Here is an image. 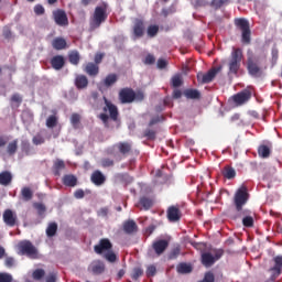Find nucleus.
Segmentation results:
<instances>
[{"label": "nucleus", "mask_w": 282, "mask_h": 282, "mask_svg": "<svg viewBox=\"0 0 282 282\" xmlns=\"http://www.w3.org/2000/svg\"><path fill=\"white\" fill-rule=\"evenodd\" d=\"M263 63L265 57L261 55H254L251 50L247 51V72L252 78H261L263 76Z\"/></svg>", "instance_id": "f257e3e1"}, {"label": "nucleus", "mask_w": 282, "mask_h": 282, "mask_svg": "<svg viewBox=\"0 0 282 282\" xmlns=\"http://www.w3.org/2000/svg\"><path fill=\"white\" fill-rule=\"evenodd\" d=\"M113 243H111V240L109 238H102L99 240V243L94 247V251L96 254H102V252H106L104 254V259L106 261H109V263H116L118 261V256L112 251Z\"/></svg>", "instance_id": "f03ea898"}, {"label": "nucleus", "mask_w": 282, "mask_h": 282, "mask_svg": "<svg viewBox=\"0 0 282 282\" xmlns=\"http://www.w3.org/2000/svg\"><path fill=\"white\" fill-rule=\"evenodd\" d=\"M248 199L249 194L246 187H241L236 192L234 196V206L238 214L234 217L235 219H239L241 218V215H248L250 213L249 210H243V206L248 204Z\"/></svg>", "instance_id": "7ed1b4c3"}, {"label": "nucleus", "mask_w": 282, "mask_h": 282, "mask_svg": "<svg viewBox=\"0 0 282 282\" xmlns=\"http://www.w3.org/2000/svg\"><path fill=\"white\" fill-rule=\"evenodd\" d=\"M109 8V4L107 2H102L101 6H98L95 8L93 18L90 20V30H98L105 21H107V18L109 14H107V10Z\"/></svg>", "instance_id": "20e7f679"}, {"label": "nucleus", "mask_w": 282, "mask_h": 282, "mask_svg": "<svg viewBox=\"0 0 282 282\" xmlns=\"http://www.w3.org/2000/svg\"><path fill=\"white\" fill-rule=\"evenodd\" d=\"M241 61H243V51L241 48H234L228 62V74L237 76L241 69Z\"/></svg>", "instance_id": "39448f33"}, {"label": "nucleus", "mask_w": 282, "mask_h": 282, "mask_svg": "<svg viewBox=\"0 0 282 282\" xmlns=\"http://www.w3.org/2000/svg\"><path fill=\"white\" fill-rule=\"evenodd\" d=\"M236 28L241 31V43L245 45H250L252 31H250V22L245 18H238L235 20Z\"/></svg>", "instance_id": "423d86ee"}, {"label": "nucleus", "mask_w": 282, "mask_h": 282, "mask_svg": "<svg viewBox=\"0 0 282 282\" xmlns=\"http://www.w3.org/2000/svg\"><path fill=\"white\" fill-rule=\"evenodd\" d=\"M18 249L20 254L29 257V259H39V249L30 240L20 241Z\"/></svg>", "instance_id": "0eeeda50"}, {"label": "nucleus", "mask_w": 282, "mask_h": 282, "mask_svg": "<svg viewBox=\"0 0 282 282\" xmlns=\"http://www.w3.org/2000/svg\"><path fill=\"white\" fill-rule=\"evenodd\" d=\"M223 256L224 251H218L215 256L210 252H203L200 256V262L205 268H212V265H215V262L219 261Z\"/></svg>", "instance_id": "6e6552de"}, {"label": "nucleus", "mask_w": 282, "mask_h": 282, "mask_svg": "<svg viewBox=\"0 0 282 282\" xmlns=\"http://www.w3.org/2000/svg\"><path fill=\"white\" fill-rule=\"evenodd\" d=\"M221 69H224V66L219 65L217 67L209 69L206 74L199 73L197 75V79L200 80V83H203L204 85L213 83V80H215V76H217V74H219Z\"/></svg>", "instance_id": "1a4fd4ad"}, {"label": "nucleus", "mask_w": 282, "mask_h": 282, "mask_svg": "<svg viewBox=\"0 0 282 282\" xmlns=\"http://www.w3.org/2000/svg\"><path fill=\"white\" fill-rule=\"evenodd\" d=\"M273 267L269 269L271 272V281H276L282 274V256H275L273 258Z\"/></svg>", "instance_id": "9d476101"}, {"label": "nucleus", "mask_w": 282, "mask_h": 282, "mask_svg": "<svg viewBox=\"0 0 282 282\" xmlns=\"http://www.w3.org/2000/svg\"><path fill=\"white\" fill-rule=\"evenodd\" d=\"M121 105H131L135 100V91L132 88H122L119 91Z\"/></svg>", "instance_id": "9b49d317"}, {"label": "nucleus", "mask_w": 282, "mask_h": 282, "mask_svg": "<svg viewBox=\"0 0 282 282\" xmlns=\"http://www.w3.org/2000/svg\"><path fill=\"white\" fill-rule=\"evenodd\" d=\"M53 19L56 25H59L61 28L69 25V19L67 18V13L65 12V10L57 9L53 11Z\"/></svg>", "instance_id": "f8f14e48"}, {"label": "nucleus", "mask_w": 282, "mask_h": 282, "mask_svg": "<svg viewBox=\"0 0 282 282\" xmlns=\"http://www.w3.org/2000/svg\"><path fill=\"white\" fill-rule=\"evenodd\" d=\"M167 219L171 223L180 221L182 219V210H180V206L172 205L167 208L166 212Z\"/></svg>", "instance_id": "ddd939ff"}, {"label": "nucleus", "mask_w": 282, "mask_h": 282, "mask_svg": "<svg viewBox=\"0 0 282 282\" xmlns=\"http://www.w3.org/2000/svg\"><path fill=\"white\" fill-rule=\"evenodd\" d=\"M134 39H142L144 32H147V26L144 25V20L137 19L132 28Z\"/></svg>", "instance_id": "4468645a"}, {"label": "nucleus", "mask_w": 282, "mask_h": 282, "mask_svg": "<svg viewBox=\"0 0 282 282\" xmlns=\"http://www.w3.org/2000/svg\"><path fill=\"white\" fill-rule=\"evenodd\" d=\"M90 182L95 186H102L107 182V176H105L100 170H95L90 175Z\"/></svg>", "instance_id": "2eb2a0df"}, {"label": "nucleus", "mask_w": 282, "mask_h": 282, "mask_svg": "<svg viewBox=\"0 0 282 282\" xmlns=\"http://www.w3.org/2000/svg\"><path fill=\"white\" fill-rule=\"evenodd\" d=\"M3 221L7 226H10V228H14L17 226V214L12 212V209H6L3 212Z\"/></svg>", "instance_id": "dca6fc26"}, {"label": "nucleus", "mask_w": 282, "mask_h": 282, "mask_svg": "<svg viewBox=\"0 0 282 282\" xmlns=\"http://www.w3.org/2000/svg\"><path fill=\"white\" fill-rule=\"evenodd\" d=\"M104 101L106 107H104V111H109V116L111 120H118V107L116 105L111 104L107 97H104Z\"/></svg>", "instance_id": "f3484780"}, {"label": "nucleus", "mask_w": 282, "mask_h": 282, "mask_svg": "<svg viewBox=\"0 0 282 282\" xmlns=\"http://www.w3.org/2000/svg\"><path fill=\"white\" fill-rule=\"evenodd\" d=\"M250 98H252V94H250L248 90H245L234 95V102H236V105H246Z\"/></svg>", "instance_id": "a211bd4d"}, {"label": "nucleus", "mask_w": 282, "mask_h": 282, "mask_svg": "<svg viewBox=\"0 0 282 282\" xmlns=\"http://www.w3.org/2000/svg\"><path fill=\"white\" fill-rule=\"evenodd\" d=\"M123 232L126 235H135L138 232V224L133 219H128L123 223Z\"/></svg>", "instance_id": "6ab92c4d"}, {"label": "nucleus", "mask_w": 282, "mask_h": 282, "mask_svg": "<svg viewBox=\"0 0 282 282\" xmlns=\"http://www.w3.org/2000/svg\"><path fill=\"white\" fill-rule=\"evenodd\" d=\"M51 66L57 72L65 67V57L63 55H55L51 58Z\"/></svg>", "instance_id": "aec40b11"}, {"label": "nucleus", "mask_w": 282, "mask_h": 282, "mask_svg": "<svg viewBox=\"0 0 282 282\" xmlns=\"http://www.w3.org/2000/svg\"><path fill=\"white\" fill-rule=\"evenodd\" d=\"M152 248L155 252V254H164V251L166 248H169V241L167 240H158L152 245Z\"/></svg>", "instance_id": "412c9836"}, {"label": "nucleus", "mask_w": 282, "mask_h": 282, "mask_svg": "<svg viewBox=\"0 0 282 282\" xmlns=\"http://www.w3.org/2000/svg\"><path fill=\"white\" fill-rule=\"evenodd\" d=\"M84 72L88 76L96 77L98 76V74H100V66H98V64H95L94 62H89L88 64H86Z\"/></svg>", "instance_id": "4be33fe9"}, {"label": "nucleus", "mask_w": 282, "mask_h": 282, "mask_svg": "<svg viewBox=\"0 0 282 282\" xmlns=\"http://www.w3.org/2000/svg\"><path fill=\"white\" fill-rule=\"evenodd\" d=\"M88 86H89V79L87 78V76L77 75L75 77V87H77V89H87Z\"/></svg>", "instance_id": "5701e85b"}, {"label": "nucleus", "mask_w": 282, "mask_h": 282, "mask_svg": "<svg viewBox=\"0 0 282 282\" xmlns=\"http://www.w3.org/2000/svg\"><path fill=\"white\" fill-rule=\"evenodd\" d=\"M221 175L225 180H235L237 177V171L230 165H225L221 170Z\"/></svg>", "instance_id": "b1692460"}, {"label": "nucleus", "mask_w": 282, "mask_h": 282, "mask_svg": "<svg viewBox=\"0 0 282 282\" xmlns=\"http://www.w3.org/2000/svg\"><path fill=\"white\" fill-rule=\"evenodd\" d=\"M62 182L64 186H68L69 188H74V186H77L78 178L74 176V174H66L63 176Z\"/></svg>", "instance_id": "393cba45"}, {"label": "nucleus", "mask_w": 282, "mask_h": 282, "mask_svg": "<svg viewBox=\"0 0 282 282\" xmlns=\"http://www.w3.org/2000/svg\"><path fill=\"white\" fill-rule=\"evenodd\" d=\"M116 147L121 155H129L133 149V145L130 142H119Z\"/></svg>", "instance_id": "a878e982"}, {"label": "nucleus", "mask_w": 282, "mask_h": 282, "mask_svg": "<svg viewBox=\"0 0 282 282\" xmlns=\"http://www.w3.org/2000/svg\"><path fill=\"white\" fill-rule=\"evenodd\" d=\"M89 270L93 272V274H102V272H105V263L97 260L89 265Z\"/></svg>", "instance_id": "bb28decb"}, {"label": "nucleus", "mask_w": 282, "mask_h": 282, "mask_svg": "<svg viewBox=\"0 0 282 282\" xmlns=\"http://www.w3.org/2000/svg\"><path fill=\"white\" fill-rule=\"evenodd\" d=\"M184 96L188 100H199V98H202V93L197 89L189 88L184 91Z\"/></svg>", "instance_id": "cd10ccee"}, {"label": "nucleus", "mask_w": 282, "mask_h": 282, "mask_svg": "<svg viewBox=\"0 0 282 282\" xmlns=\"http://www.w3.org/2000/svg\"><path fill=\"white\" fill-rule=\"evenodd\" d=\"M0 184L1 186H10L12 184V173L3 171L0 173Z\"/></svg>", "instance_id": "c85d7f7f"}, {"label": "nucleus", "mask_w": 282, "mask_h": 282, "mask_svg": "<svg viewBox=\"0 0 282 282\" xmlns=\"http://www.w3.org/2000/svg\"><path fill=\"white\" fill-rule=\"evenodd\" d=\"M52 47L57 51L65 50L67 47V41L63 37H55L52 41Z\"/></svg>", "instance_id": "c756f323"}, {"label": "nucleus", "mask_w": 282, "mask_h": 282, "mask_svg": "<svg viewBox=\"0 0 282 282\" xmlns=\"http://www.w3.org/2000/svg\"><path fill=\"white\" fill-rule=\"evenodd\" d=\"M176 271L178 274H191V272H193V267L186 262H181L177 264Z\"/></svg>", "instance_id": "7c9ffc66"}, {"label": "nucleus", "mask_w": 282, "mask_h": 282, "mask_svg": "<svg viewBox=\"0 0 282 282\" xmlns=\"http://www.w3.org/2000/svg\"><path fill=\"white\" fill-rule=\"evenodd\" d=\"M116 83H118V75L109 74L104 79L102 85L109 89V87H113V85H116Z\"/></svg>", "instance_id": "2f4dec72"}, {"label": "nucleus", "mask_w": 282, "mask_h": 282, "mask_svg": "<svg viewBox=\"0 0 282 282\" xmlns=\"http://www.w3.org/2000/svg\"><path fill=\"white\" fill-rule=\"evenodd\" d=\"M21 196L24 202H30L32 200V197H34V192H32V188L30 187H22Z\"/></svg>", "instance_id": "473e14b6"}, {"label": "nucleus", "mask_w": 282, "mask_h": 282, "mask_svg": "<svg viewBox=\"0 0 282 282\" xmlns=\"http://www.w3.org/2000/svg\"><path fill=\"white\" fill-rule=\"evenodd\" d=\"M271 153H272V151L270 150V147H268V145L262 144L258 148V155L260 158L268 159V158H270Z\"/></svg>", "instance_id": "72a5a7b5"}, {"label": "nucleus", "mask_w": 282, "mask_h": 282, "mask_svg": "<svg viewBox=\"0 0 282 282\" xmlns=\"http://www.w3.org/2000/svg\"><path fill=\"white\" fill-rule=\"evenodd\" d=\"M65 169V161L63 160H56L53 164V173L54 175H61V171Z\"/></svg>", "instance_id": "f704fd0d"}, {"label": "nucleus", "mask_w": 282, "mask_h": 282, "mask_svg": "<svg viewBox=\"0 0 282 282\" xmlns=\"http://www.w3.org/2000/svg\"><path fill=\"white\" fill-rule=\"evenodd\" d=\"M68 61L72 65H78L80 63V53L78 51H72L68 54Z\"/></svg>", "instance_id": "c9c22d12"}, {"label": "nucleus", "mask_w": 282, "mask_h": 282, "mask_svg": "<svg viewBox=\"0 0 282 282\" xmlns=\"http://www.w3.org/2000/svg\"><path fill=\"white\" fill-rule=\"evenodd\" d=\"M139 204L142 206L144 210H149L150 208L153 207V199L143 196L140 198Z\"/></svg>", "instance_id": "e433bc0d"}, {"label": "nucleus", "mask_w": 282, "mask_h": 282, "mask_svg": "<svg viewBox=\"0 0 282 282\" xmlns=\"http://www.w3.org/2000/svg\"><path fill=\"white\" fill-rule=\"evenodd\" d=\"M158 32H160V26L156 24H151L147 29L149 39H155V36H158Z\"/></svg>", "instance_id": "4c0bfd02"}, {"label": "nucleus", "mask_w": 282, "mask_h": 282, "mask_svg": "<svg viewBox=\"0 0 282 282\" xmlns=\"http://www.w3.org/2000/svg\"><path fill=\"white\" fill-rule=\"evenodd\" d=\"M19 149V140L11 141L7 147V152L9 155H14Z\"/></svg>", "instance_id": "58836bf2"}, {"label": "nucleus", "mask_w": 282, "mask_h": 282, "mask_svg": "<svg viewBox=\"0 0 282 282\" xmlns=\"http://www.w3.org/2000/svg\"><path fill=\"white\" fill-rule=\"evenodd\" d=\"M56 232H58V225L56 223H51L46 228V236L55 237Z\"/></svg>", "instance_id": "ea45409f"}, {"label": "nucleus", "mask_w": 282, "mask_h": 282, "mask_svg": "<svg viewBox=\"0 0 282 282\" xmlns=\"http://www.w3.org/2000/svg\"><path fill=\"white\" fill-rule=\"evenodd\" d=\"M241 217H243L242 225L245 228H252V226H254V218H252V216H248V214H241Z\"/></svg>", "instance_id": "a19ab883"}, {"label": "nucleus", "mask_w": 282, "mask_h": 282, "mask_svg": "<svg viewBox=\"0 0 282 282\" xmlns=\"http://www.w3.org/2000/svg\"><path fill=\"white\" fill-rule=\"evenodd\" d=\"M56 124H58V117H56L55 115H52L46 119V127L48 129H54Z\"/></svg>", "instance_id": "79ce46f5"}, {"label": "nucleus", "mask_w": 282, "mask_h": 282, "mask_svg": "<svg viewBox=\"0 0 282 282\" xmlns=\"http://www.w3.org/2000/svg\"><path fill=\"white\" fill-rule=\"evenodd\" d=\"M33 144H35V147H39L41 144H45V137H43V134L41 133H36L33 139H32Z\"/></svg>", "instance_id": "37998d69"}, {"label": "nucleus", "mask_w": 282, "mask_h": 282, "mask_svg": "<svg viewBox=\"0 0 282 282\" xmlns=\"http://www.w3.org/2000/svg\"><path fill=\"white\" fill-rule=\"evenodd\" d=\"M171 80L172 87H174L175 89H177V87H182V84L184 83L182 80V75H174Z\"/></svg>", "instance_id": "c03bdc74"}, {"label": "nucleus", "mask_w": 282, "mask_h": 282, "mask_svg": "<svg viewBox=\"0 0 282 282\" xmlns=\"http://www.w3.org/2000/svg\"><path fill=\"white\" fill-rule=\"evenodd\" d=\"M181 252H182V249L180 247H175L169 253L167 259H170V261H173L174 259H177V257H178V254H181Z\"/></svg>", "instance_id": "a18cd8bd"}, {"label": "nucleus", "mask_w": 282, "mask_h": 282, "mask_svg": "<svg viewBox=\"0 0 282 282\" xmlns=\"http://www.w3.org/2000/svg\"><path fill=\"white\" fill-rule=\"evenodd\" d=\"M70 122H72L74 129H78V124H80V115L73 113L70 116Z\"/></svg>", "instance_id": "49530a36"}, {"label": "nucleus", "mask_w": 282, "mask_h": 282, "mask_svg": "<svg viewBox=\"0 0 282 282\" xmlns=\"http://www.w3.org/2000/svg\"><path fill=\"white\" fill-rule=\"evenodd\" d=\"M144 274V270H142V268H134L131 274V279H133V281H138L139 276H142Z\"/></svg>", "instance_id": "de8ad7c7"}, {"label": "nucleus", "mask_w": 282, "mask_h": 282, "mask_svg": "<svg viewBox=\"0 0 282 282\" xmlns=\"http://www.w3.org/2000/svg\"><path fill=\"white\" fill-rule=\"evenodd\" d=\"M33 207L37 210V215H45L47 208L42 203H34Z\"/></svg>", "instance_id": "09e8293b"}, {"label": "nucleus", "mask_w": 282, "mask_h": 282, "mask_svg": "<svg viewBox=\"0 0 282 282\" xmlns=\"http://www.w3.org/2000/svg\"><path fill=\"white\" fill-rule=\"evenodd\" d=\"M14 279L12 278V274L8 272H0V282H12Z\"/></svg>", "instance_id": "8fccbe9b"}, {"label": "nucleus", "mask_w": 282, "mask_h": 282, "mask_svg": "<svg viewBox=\"0 0 282 282\" xmlns=\"http://www.w3.org/2000/svg\"><path fill=\"white\" fill-rule=\"evenodd\" d=\"M43 276H45V270H43V269H36L33 272V279L35 281H41V279H43Z\"/></svg>", "instance_id": "3c124183"}, {"label": "nucleus", "mask_w": 282, "mask_h": 282, "mask_svg": "<svg viewBox=\"0 0 282 282\" xmlns=\"http://www.w3.org/2000/svg\"><path fill=\"white\" fill-rule=\"evenodd\" d=\"M191 246H193V248H195V250H199L200 252H204V250H206V243L205 242L192 241Z\"/></svg>", "instance_id": "603ef678"}, {"label": "nucleus", "mask_w": 282, "mask_h": 282, "mask_svg": "<svg viewBox=\"0 0 282 282\" xmlns=\"http://www.w3.org/2000/svg\"><path fill=\"white\" fill-rule=\"evenodd\" d=\"M230 0H213L212 4L214 8H223V6H226L229 3Z\"/></svg>", "instance_id": "864d4df0"}, {"label": "nucleus", "mask_w": 282, "mask_h": 282, "mask_svg": "<svg viewBox=\"0 0 282 282\" xmlns=\"http://www.w3.org/2000/svg\"><path fill=\"white\" fill-rule=\"evenodd\" d=\"M115 162L111 159H102L101 160V166L102 169H109L110 166H113Z\"/></svg>", "instance_id": "5fc2aeb1"}, {"label": "nucleus", "mask_w": 282, "mask_h": 282, "mask_svg": "<svg viewBox=\"0 0 282 282\" xmlns=\"http://www.w3.org/2000/svg\"><path fill=\"white\" fill-rule=\"evenodd\" d=\"M34 13L37 14V17H41V14H45V8H43V4H36L34 7Z\"/></svg>", "instance_id": "6e6d98bb"}, {"label": "nucleus", "mask_w": 282, "mask_h": 282, "mask_svg": "<svg viewBox=\"0 0 282 282\" xmlns=\"http://www.w3.org/2000/svg\"><path fill=\"white\" fill-rule=\"evenodd\" d=\"M156 272H158V269L155 268V265H149L147 268L145 274L147 276H153L154 274H156Z\"/></svg>", "instance_id": "4d7b16f0"}, {"label": "nucleus", "mask_w": 282, "mask_h": 282, "mask_svg": "<svg viewBox=\"0 0 282 282\" xmlns=\"http://www.w3.org/2000/svg\"><path fill=\"white\" fill-rule=\"evenodd\" d=\"M144 137L148 138V140H155V131L148 129L144 131Z\"/></svg>", "instance_id": "13d9d810"}, {"label": "nucleus", "mask_w": 282, "mask_h": 282, "mask_svg": "<svg viewBox=\"0 0 282 282\" xmlns=\"http://www.w3.org/2000/svg\"><path fill=\"white\" fill-rule=\"evenodd\" d=\"M153 63H155V56H153L152 54H148L145 56L144 64L145 65H153Z\"/></svg>", "instance_id": "bf43d9fd"}, {"label": "nucleus", "mask_w": 282, "mask_h": 282, "mask_svg": "<svg viewBox=\"0 0 282 282\" xmlns=\"http://www.w3.org/2000/svg\"><path fill=\"white\" fill-rule=\"evenodd\" d=\"M102 58H105L104 53H97L95 55V65H100V63H102Z\"/></svg>", "instance_id": "052dcab7"}, {"label": "nucleus", "mask_w": 282, "mask_h": 282, "mask_svg": "<svg viewBox=\"0 0 282 282\" xmlns=\"http://www.w3.org/2000/svg\"><path fill=\"white\" fill-rule=\"evenodd\" d=\"M12 102H18L19 105H21L23 102V98H21V95L19 94H14L11 97Z\"/></svg>", "instance_id": "680f3d73"}, {"label": "nucleus", "mask_w": 282, "mask_h": 282, "mask_svg": "<svg viewBox=\"0 0 282 282\" xmlns=\"http://www.w3.org/2000/svg\"><path fill=\"white\" fill-rule=\"evenodd\" d=\"M74 197H75L76 199H83V197H85V191H83V189H77V191H75Z\"/></svg>", "instance_id": "e2e57ef3"}, {"label": "nucleus", "mask_w": 282, "mask_h": 282, "mask_svg": "<svg viewBox=\"0 0 282 282\" xmlns=\"http://www.w3.org/2000/svg\"><path fill=\"white\" fill-rule=\"evenodd\" d=\"M166 65H169V62H166V59H158V67L159 69H165Z\"/></svg>", "instance_id": "0e129e2a"}, {"label": "nucleus", "mask_w": 282, "mask_h": 282, "mask_svg": "<svg viewBox=\"0 0 282 282\" xmlns=\"http://www.w3.org/2000/svg\"><path fill=\"white\" fill-rule=\"evenodd\" d=\"M4 264L7 268H12V265H14V258H12V257L6 258Z\"/></svg>", "instance_id": "69168bd1"}, {"label": "nucleus", "mask_w": 282, "mask_h": 282, "mask_svg": "<svg viewBox=\"0 0 282 282\" xmlns=\"http://www.w3.org/2000/svg\"><path fill=\"white\" fill-rule=\"evenodd\" d=\"M134 100L142 102V100H144V93L142 91L134 93Z\"/></svg>", "instance_id": "338daca9"}, {"label": "nucleus", "mask_w": 282, "mask_h": 282, "mask_svg": "<svg viewBox=\"0 0 282 282\" xmlns=\"http://www.w3.org/2000/svg\"><path fill=\"white\" fill-rule=\"evenodd\" d=\"M46 282H56V274H55V273H51V274L46 278Z\"/></svg>", "instance_id": "774afa93"}]
</instances>
